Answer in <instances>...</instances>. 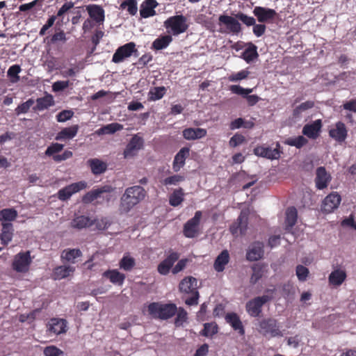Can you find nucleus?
<instances>
[{"mask_svg":"<svg viewBox=\"0 0 356 356\" xmlns=\"http://www.w3.org/2000/svg\"><path fill=\"white\" fill-rule=\"evenodd\" d=\"M146 195V191L140 186L136 185L127 188L120 197L119 206L120 213H129L145 199Z\"/></svg>","mask_w":356,"mask_h":356,"instance_id":"obj_1","label":"nucleus"},{"mask_svg":"<svg viewBox=\"0 0 356 356\" xmlns=\"http://www.w3.org/2000/svg\"><path fill=\"white\" fill-rule=\"evenodd\" d=\"M149 314L154 318L167 320L174 316L177 311V307L174 303L162 304L154 302L147 307Z\"/></svg>","mask_w":356,"mask_h":356,"instance_id":"obj_2","label":"nucleus"},{"mask_svg":"<svg viewBox=\"0 0 356 356\" xmlns=\"http://www.w3.org/2000/svg\"><path fill=\"white\" fill-rule=\"evenodd\" d=\"M257 329L265 337L273 338L283 336L277 321L273 318L261 319L259 321Z\"/></svg>","mask_w":356,"mask_h":356,"instance_id":"obj_3","label":"nucleus"},{"mask_svg":"<svg viewBox=\"0 0 356 356\" xmlns=\"http://www.w3.org/2000/svg\"><path fill=\"white\" fill-rule=\"evenodd\" d=\"M186 17L183 15H177L168 17L164 22V26L168 33L173 35H178L185 33L188 29Z\"/></svg>","mask_w":356,"mask_h":356,"instance_id":"obj_4","label":"nucleus"},{"mask_svg":"<svg viewBox=\"0 0 356 356\" xmlns=\"http://www.w3.org/2000/svg\"><path fill=\"white\" fill-rule=\"evenodd\" d=\"M219 31L222 33L238 34L241 30V24L236 17L221 15L218 17Z\"/></svg>","mask_w":356,"mask_h":356,"instance_id":"obj_5","label":"nucleus"},{"mask_svg":"<svg viewBox=\"0 0 356 356\" xmlns=\"http://www.w3.org/2000/svg\"><path fill=\"white\" fill-rule=\"evenodd\" d=\"M272 300V296L264 295L250 300L245 304L247 313L252 317H259L262 312V307Z\"/></svg>","mask_w":356,"mask_h":356,"instance_id":"obj_6","label":"nucleus"},{"mask_svg":"<svg viewBox=\"0 0 356 356\" xmlns=\"http://www.w3.org/2000/svg\"><path fill=\"white\" fill-rule=\"evenodd\" d=\"M133 54L137 56L138 50L136 48V44L134 42H130L116 49L113 55L112 61L115 63H120Z\"/></svg>","mask_w":356,"mask_h":356,"instance_id":"obj_7","label":"nucleus"},{"mask_svg":"<svg viewBox=\"0 0 356 356\" xmlns=\"http://www.w3.org/2000/svg\"><path fill=\"white\" fill-rule=\"evenodd\" d=\"M202 216V211H197L194 216L184 224L183 234L186 238H193L198 235Z\"/></svg>","mask_w":356,"mask_h":356,"instance_id":"obj_8","label":"nucleus"},{"mask_svg":"<svg viewBox=\"0 0 356 356\" xmlns=\"http://www.w3.org/2000/svg\"><path fill=\"white\" fill-rule=\"evenodd\" d=\"M32 262L29 251L19 252L15 256L12 266L17 273H26Z\"/></svg>","mask_w":356,"mask_h":356,"instance_id":"obj_9","label":"nucleus"},{"mask_svg":"<svg viewBox=\"0 0 356 356\" xmlns=\"http://www.w3.org/2000/svg\"><path fill=\"white\" fill-rule=\"evenodd\" d=\"M64 145L58 143H51L46 149L45 155L52 156L53 160L59 163L72 157V152L70 150H65L62 154H57L63 150Z\"/></svg>","mask_w":356,"mask_h":356,"instance_id":"obj_10","label":"nucleus"},{"mask_svg":"<svg viewBox=\"0 0 356 356\" xmlns=\"http://www.w3.org/2000/svg\"><path fill=\"white\" fill-rule=\"evenodd\" d=\"M87 183L85 181H80L66 186L60 189L57 193V197L61 201H66L70 197L81 190L86 188Z\"/></svg>","mask_w":356,"mask_h":356,"instance_id":"obj_11","label":"nucleus"},{"mask_svg":"<svg viewBox=\"0 0 356 356\" xmlns=\"http://www.w3.org/2000/svg\"><path fill=\"white\" fill-rule=\"evenodd\" d=\"M254 153L258 156L274 160L278 159L282 152L281 151L280 144L277 143L274 149L264 145L257 146L254 149Z\"/></svg>","mask_w":356,"mask_h":356,"instance_id":"obj_12","label":"nucleus"},{"mask_svg":"<svg viewBox=\"0 0 356 356\" xmlns=\"http://www.w3.org/2000/svg\"><path fill=\"white\" fill-rule=\"evenodd\" d=\"M248 212L241 211L236 221L230 226L229 231L234 236L245 235L248 229Z\"/></svg>","mask_w":356,"mask_h":356,"instance_id":"obj_13","label":"nucleus"},{"mask_svg":"<svg viewBox=\"0 0 356 356\" xmlns=\"http://www.w3.org/2000/svg\"><path fill=\"white\" fill-rule=\"evenodd\" d=\"M179 254L177 252L171 251L167 257L163 259L157 266V271L161 275H167L170 269H172L174 264L178 261Z\"/></svg>","mask_w":356,"mask_h":356,"instance_id":"obj_14","label":"nucleus"},{"mask_svg":"<svg viewBox=\"0 0 356 356\" xmlns=\"http://www.w3.org/2000/svg\"><path fill=\"white\" fill-rule=\"evenodd\" d=\"M143 139L138 135H134L124 150L123 155L125 159L131 158L136 155L138 151L143 146Z\"/></svg>","mask_w":356,"mask_h":356,"instance_id":"obj_15","label":"nucleus"},{"mask_svg":"<svg viewBox=\"0 0 356 356\" xmlns=\"http://www.w3.org/2000/svg\"><path fill=\"white\" fill-rule=\"evenodd\" d=\"M341 200V196L337 192L331 193L323 201L321 205L322 211L327 213H332L338 208Z\"/></svg>","mask_w":356,"mask_h":356,"instance_id":"obj_16","label":"nucleus"},{"mask_svg":"<svg viewBox=\"0 0 356 356\" xmlns=\"http://www.w3.org/2000/svg\"><path fill=\"white\" fill-rule=\"evenodd\" d=\"M332 179V177L328 173L325 167H318L316 170L315 184L318 190H323L328 186Z\"/></svg>","mask_w":356,"mask_h":356,"instance_id":"obj_17","label":"nucleus"},{"mask_svg":"<svg viewBox=\"0 0 356 356\" xmlns=\"http://www.w3.org/2000/svg\"><path fill=\"white\" fill-rule=\"evenodd\" d=\"M113 191V188L111 186L104 185L100 188L92 189L86 193L82 197V201L85 204L91 203L99 197L102 194L105 193H111Z\"/></svg>","mask_w":356,"mask_h":356,"instance_id":"obj_18","label":"nucleus"},{"mask_svg":"<svg viewBox=\"0 0 356 356\" xmlns=\"http://www.w3.org/2000/svg\"><path fill=\"white\" fill-rule=\"evenodd\" d=\"M253 14L261 23L270 21L277 15L275 10L261 6H256L253 10Z\"/></svg>","mask_w":356,"mask_h":356,"instance_id":"obj_19","label":"nucleus"},{"mask_svg":"<svg viewBox=\"0 0 356 356\" xmlns=\"http://www.w3.org/2000/svg\"><path fill=\"white\" fill-rule=\"evenodd\" d=\"M48 331L54 334L58 335L67 332V321L63 318H51L47 324Z\"/></svg>","mask_w":356,"mask_h":356,"instance_id":"obj_20","label":"nucleus"},{"mask_svg":"<svg viewBox=\"0 0 356 356\" xmlns=\"http://www.w3.org/2000/svg\"><path fill=\"white\" fill-rule=\"evenodd\" d=\"M329 136L339 143L343 142L348 136L345 124L341 121L335 124V127L330 129Z\"/></svg>","mask_w":356,"mask_h":356,"instance_id":"obj_21","label":"nucleus"},{"mask_svg":"<svg viewBox=\"0 0 356 356\" xmlns=\"http://www.w3.org/2000/svg\"><path fill=\"white\" fill-rule=\"evenodd\" d=\"M322 128V121L318 119L312 123L305 124L302 128L303 135L312 139H316L318 137Z\"/></svg>","mask_w":356,"mask_h":356,"instance_id":"obj_22","label":"nucleus"},{"mask_svg":"<svg viewBox=\"0 0 356 356\" xmlns=\"http://www.w3.org/2000/svg\"><path fill=\"white\" fill-rule=\"evenodd\" d=\"M264 243L256 241L252 243L251 248L248 250L246 259L248 261H254L262 258L264 255Z\"/></svg>","mask_w":356,"mask_h":356,"instance_id":"obj_23","label":"nucleus"},{"mask_svg":"<svg viewBox=\"0 0 356 356\" xmlns=\"http://www.w3.org/2000/svg\"><path fill=\"white\" fill-rule=\"evenodd\" d=\"M190 149L187 147H182L175 155L172 163L173 171L177 172L185 165L186 158L189 156Z\"/></svg>","mask_w":356,"mask_h":356,"instance_id":"obj_24","label":"nucleus"},{"mask_svg":"<svg viewBox=\"0 0 356 356\" xmlns=\"http://www.w3.org/2000/svg\"><path fill=\"white\" fill-rule=\"evenodd\" d=\"M158 3L156 0H145L140 5V15L143 18H148L156 15L155 8Z\"/></svg>","mask_w":356,"mask_h":356,"instance_id":"obj_25","label":"nucleus"},{"mask_svg":"<svg viewBox=\"0 0 356 356\" xmlns=\"http://www.w3.org/2000/svg\"><path fill=\"white\" fill-rule=\"evenodd\" d=\"M181 293L189 294L197 290V280L193 277H184L179 284Z\"/></svg>","mask_w":356,"mask_h":356,"instance_id":"obj_26","label":"nucleus"},{"mask_svg":"<svg viewBox=\"0 0 356 356\" xmlns=\"http://www.w3.org/2000/svg\"><path fill=\"white\" fill-rule=\"evenodd\" d=\"M90 17L97 24H101L104 21V10L98 5L92 4L86 7Z\"/></svg>","mask_w":356,"mask_h":356,"instance_id":"obj_27","label":"nucleus"},{"mask_svg":"<svg viewBox=\"0 0 356 356\" xmlns=\"http://www.w3.org/2000/svg\"><path fill=\"white\" fill-rule=\"evenodd\" d=\"M207 134L205 129L186 128L183 131V137L188 140H194L205 137Z\"/></svg>","mask_w":356,"mask_h":356,"instance_id":"obj_28","label":"nucleus"},{"mask_svg":"<svg viewBox=\"0 0 356 356\" xmlns=\"http://www.w3.org/2000/svg\"><path fill=\"white\" fill-rule=\"evenodd\" d=\"M225 320L227 323H229L234 330L238 331L241 335H243L245 334V330L242 322L239 316L236 313L232 312L227 314L225 316Z\"/></svg>","mask_w":356,"mask_h":356,"instance_id":"obj_29","label":"nucleus"},{"mask_svg":"<svg viewBox=\"0 0 356 356\" xmlns=\"http://www.w3.org/2000/svg\"><path fill=\"white\" fill-rule=\"evenodd\" d=\"M1 225L2 229L0 234V240L1 244L6 245L12 241L14 229L11 222H2Z\"/></svg>","mask_w":356,"mask_h":356,"instance_id":"obj_30","label":"nucleus"},{"mask_svg":"<svg viewBox=\"0 0 356 356\" xmlns=\"http://www.w3.org/2000/svg\"><path fill=\"white\" fill-rule=\"evenodd\" d=\"M229 254L227 250H222L216 257L213 264V268L217 272H222L225 266L229 263Z\"/></svg>","mask_w":356,"mask_h":356,"instance_id":"obj_31","label":"nucleus"},{"mask_svg":"<svg viewBox=\"0 0 356 356\" xmlns=\"http://www.w3.org/2000/svg\"><path fill=\"white\" fill-rule=\"evenodd\" d=\"M103 276L114 284L122 286L125 280V275L118 270H108L103 273Z\"/></svg>","mask_w":356,"mask_h":356,"instance_id":"obj_32","label":"nucleus"},{"mask_svg":"<svg viewBox=\"0 0 356 356\" xmlns=\"http://www.w3.org/2000/svg\"><path fill=\"white\" fill-rule=\"evenodd\" d=\"M75 270L74 267L70 266H60L54 269L52 278L54 280H62L67 277Z\"/></svg>","mask_w":356,"mask_h":356,"instance_id":"obj_33","label":"nucleus"},{"mask_svg":"<svg viewBox=\"0 0 356 356\" xmlns=\"http://www.w3.org/2000/svg\"><path fill=\"white\" fill-rule=\"evenodd\" d=\"M87 163L94 175L102 174L107 170L106 163L99 159H90L88 160Z\"/></svg>","mask_w":356,"mask_h":356,"instance_id":"obj_34","label":"nucleus"},{"mask_svg":"<svg viewBox=\"0 0 356 356\" xmlns=\"http://www.w3.org/2000/svg\"><path fill=\"white\" fill-rule=\"evenodd\" d=\"M79 131V125L75 124L69 127H65L59 131L56 136V140H70L73 138Z\"/></svg>","mask_w":356,"mask_h":356,"instance_id":"obj_35","label":"nucleus"},{"mask_svg":"<svg viewBox=\"0 0 356 356\" xmlns=\"http://www.w3.org/2000/svg\"><path fill=\"white\" fill-rule=\"evenodd\" d=\"M346 273L344 270L337 269L332 271L328 277L330 284L340 286L346 280Z\"/></svg>","mask_w":356,"mask_h":356,"instance_id":"obj_36","label":"nucleus"},{"mask_svg":"<svg viewBox=\"0 0 356 356\" xmlns=\"http://www.w3.org/2000/svg\"><path fill=\"white\" fill-rule=\"evenodd\" d=\"M72 227L81 229L92 225V219L88 216H79L75 217L71 222Z\"/></svg>","mask_w":356,"mask_h":356,"instance_id":"obj_37","label":"nucleus"},{"mask_svg":"<svg viewBox=\"0 0 356 356\" xmlns=\"http://www.w3.org/2000/svg\"><path fill=\"white\" fill-rule=\"evenodd\" d=\"M54 104V101L52 95H47L43 97L38 98L36 100V105L33 109L35 111H43Z\"/></svg>","mask_w":356,"mask_h":356,"instance_id":"obj_38","label":"nucleus"},{"mask_svg":"<svg viewBox=\"0 0 356 356\" xmlns=\"http://www.w3.org/2000/svg\"><path fill=\"white\" fill-rule=\"evenodd\" d=\"M298 218V211L296 207H289L286 211V229H291L296 223Z\"/></svg>","mask_w":356,"mask_h":356,"instance_id":"obj_39","label":"nucleus"},{"mask_svg":"<svg viewBox=\"0 0 356 356\" xmlns=\"http://www.w3.org/2000/svg\"><path fill=\"white\" fill-rule=\"evenodd\" d=\"M184 200V193L182 188L175 189L169 197V204L172 207H177Z\"/></svg>","mask_w":356,"mask_h":356,"instance_id":"obj_40","label":"nucleus"},{"mask_svg":"<svg viewBox=\"0 0 356 356\" xmlns=\"http://www.w3.org/2000/svg\"><path fill=\"white\" fill-rule=\"evenodd\" d=\"M172 41V38L171 35H161L153 42L152 47L155 50H161L166 48Z\"/></svg>","mask_w":356,"mask_h":356,"instance_id":"obj_41","label":"nucleus"},{"mask_svg":"<svg viewBox=\"0 0 356 356\" xmlns=\"http://www.w3.org/2000/svg\"><path fill=\"white\" fill-rule=\"evenodd\" d=\"M259 56L257 47L255 44L250 43L249 47L242 54V58L247 62L250 63Z\"/></svg>","mask_w":356,"mask_h":356,"instance_id":"obj_42","label":"nucleus"},{"mask_svg":"<svg viewBox=\"0 0 356 356\" xmlns=\"http://www.w3.org/2000/svg\"><path fill=\"white\" fill-rule=\"evenodd\" d=\"M167 89L164 86L154 87L150 89L148 92L149 101H157L163 97Z\"/></svg>","mask_w":356,"mask_h":356,"instance_id":"obj_43","label":"nucleus"},{"mask_svg":"<svg viewBox=\"0 0 356 356\" xmlns=\"http://www.w3.org/2000/svg\"><path fill=\"white\" fill-rule=\"evenodd\" d=\"M81 255L82 252L79 249H65L61 254V258L67 261L75 263L74 259Z\"/></svg>","mask_w":356,"mask_h":356,"instance_id":"obj_44","label":"nucleus"},{"mask_svg":"<svg viewBox=\"0 0 356 356\" xmlns=\"http://www.w3.org/2000/svg\"><path fill=\"white\" fill-rule=\"evenodd\" d=\"M123 128L122 125L119 123H111L105 125L97 131L98 135L102 134H113Z\"/></svg>","mask_w":356,"mask_h":356,"instance_id":"obj_45","label":"nucleus"},{"mask_svg":"<svg viewBox=\"0 0 356 356\" xmlns=\"http://www.w3.org/2000/svg\"><path fill=\"white\" fill-rule=\"evenodd\" d=\"M17 217V211L14 208L3 209L0 211V221H13Z\"/></svg>","mask_w":356,"mask_h":356,"instance_id":"obj_46","label":"nucleus"},{"mask_svg":"<svg viewBox=\"0 0 356 356\" xmlns=\"http://www.w3.org/2000/svg\"><path fill=\"white\" fill-rule=\"evenodd\" d=\"M308 143L307 139H306L302 136H299L296 138H289L286 139L284 142L285 144L296 147L298 149H300L303 146H305Z\"/></svg>","mask_w":356,"mask_h":356,"instance_id":"obj_47","label":"nucleus"},{"mask_svg":"<svg viewBox=\"0 0 356 356\" xmlns=\"http://www.w3.org/2000/svg\"><path fill=\"white\" fill-rule=\"evenodd\" d=\"M264 266L260 264H256L252 266V274L250 277V283L256 284L264 275Z\"/></svg>","mask_w":356,"mask_h":356,"instance_id":"obj_48","label":"nucleus"},{"mask_svg":"<svg viewBox=\"0 0 356 356\" xmlns=\"http://www.w3.org/2000/svg\"><path fill=\"white\" fill-rule=\"evenodd\" d=\"M184 181H185V177L184 175L176 174L165 178L162 181V184L166 186H177Z\"/></svg>","mask_w":356,"mask_h":356,"instance_id":"obj_49","label":"nucleus"},{"mask_svg":"<svg viewBox=\"0 0 356 356\" xmlns=\"http://www.w3.org/2000/svg\"><path fill=\"white\" fill-rule=\"evenodd\" d=\"M135 264V259L130 256H124L119 263L120 268L125 271H130Z\"/></svg>","mask_w":356,"mask_h":356,"instance_id":"obj_50","label":"nucleus"},{"mask_svg":"<svg viewBox=\"0 0 356 356\" xmlns=\"http://www.w3.org/2000/svg\"><path fill=\"white\" fill-rule=\"evenodd\" d=\"M218 325L216 323H207L204 325V329L201 334L205 337H212L218 332Z\"/></svg>","mask_w":356,"mask_h":356,"instance_id":"obj_51","label":"nucleus"},{"mask_svg":"<svg viewBox=\"0 0 356 356\" xmlns=\"http://www.w3.org/2000/svg\"><path fill=\"white\" fill-rule=\"evenodd\" d=\"M120 8L122 9L127 8L128 13L131 15H135L138 11L137 2L136 0H127L123 1L120 5Z\"/></svg>","mask_w":356,"mask_h":356,"instance_id":"obj_52","label":"nucleus"},{"mask_svg":"<svg viewBox=\"0 0 356 356\" xmlns=\"http://www.w3.org/2000/svg\"><path fill=\"white\" fill-rule=\"evenodd\" d=\"M22 69L19 65H13L9 67L7 72L8 76L10 78L13 83H16L19 80V73Z\"/></svg>","mask_w":356,"mask_h":356,"instance_id":"obj_53","label":"nucleus"},{"mask_svg":"<svg viewBox=\"0 0 356 356\" xmlns=\"http://www.w3.org/2000/svg\"><path fill=\"white\" fill-rule=\"evenodd\" d=\"M177 316L175 319V325L177 327L181 326L184 322L186 321L188 314L183 307L177 308Z\"/></svg>","mask_w":356,"mask_h":356,"instance_id":"obj_54","label":"nucleus"},{"mask_svg":"<svg viewBox=\"0 0 356 356\" xmlns=\"http://www.w3.org/2000/svg\"><path fill=\"white\" fill-rule=\"evenodd\" d=\"M250 72L247 69L241 70L237 73H233L228 76V80L231 82H237L243 79H246Z\"/></svg>","mask_w":356,"mask_h":356,"instance_id":"obj_55","label":"nucleus"},{"mask_svg":"<svg viewBox=\"0 0 356 356\" xmlns=\"http://www.w3.org/2000/svg\"><path fill=\"white\" fill-rule=\"evenodd\" d=\"M235 17L238 20L242 22L247 26L254 25L256 21L253 17L248 16L242 12H238L235 15Z\"/></svg>","mask_w":356,"mask_h":356,"instance_id":"obj_56","label":"nucleus"},{"mask_svg":"<svg viewBox=\"0 0 356 356\" xmlns=\"http://www.w3.org/2000/svg\"><path fill=\"white\" fill-rule=\"evenodd\" d=\"M34 104L33 99H29L26 102L19 104L15 110V113L19 115L22 113H26Z\"/></svg>","mask_w":356,"mask_h":356,"instance_id":"obj_57","label":"nucleus"},{"mask_svg":"<svg viewBox=\"0 0 356 356\" xmlns=\"http://www.w3.org/2000/svg\"><path fill=\"white\" fill-rule=\"evenodd\" d=\"M229 90L232 93L242 95L244 97L249 96V94L252 92V88H243L238 85L230 86Z\"/></svg>","mask_w":356,"mask_h":356,"instance_id":"obj_58","label":"nucleus"},{"mask_svg":"<svg viewBox=\"0 0 356 356\" xmlns=\"http://www.w3.org/2000/svg\"><path fill=\"white\" fill-rule=\"evenodd\" d=\"M296 273L298 280L305 282L309 275V271L307 267L302 265H298L296 266Z\"/></svg>","mask_w":356,"mask_h":356,"instance_id":"obj_59","label":"nucleus"},{"mask_svg":"<svg viewBox=\"0 0 356 356\" xmlns=\"http://www.w3.org/2000/svg\"><path fill=\"white\" fill-rule=\"evenodd\" d=\"M92 225H95L96 228L98 230H104L107 229L111 223L106 217H102L100 219L99 218H95L92 220Z\"/></svg>","mask_w":356,"mask_h":356,"instance_id":"obj_60","label":"nucleus"},{"mask_svg":"<svg viewBox=\"0 0 356 356\" xmlns=\"http://www.w3.org/2000/svg\"><path fill=\"white\" fill-rule=\"evenodd\" d=\"M314 106V102L311 100L306 101L302 104H300L299 106H298L294 110H293V115H298L300 113H301L303 111H305L308 109H310Z\"/></svg>","mask_w":356,"mask_h":356,"instance_id":"obj_61","label":"nucleus"},{"mask_svg":"<svg viewBox=\"0 0 356 356\" xmlns=\"http://www.w3.org/2000/svg\"><path fill=\"white\" fill-rule=\"evenodd\" d=\"M43 353L45 356H64L63 351L55 346L45 347Z\"/></svg>","mask_w":356,"mask_h":356,"instance_id":"obj_62","label":"nucleus"},{"mask_svg":"<svg viewBox=\"0 0 356 356\" xmlns=\"http://www.w3.org/2000/svg\"><path fill=\"white\" fill-rule=\"evenodd\" d=\"M73 115L74 112L72 110H63L56 115V118L58 122H65L70 120Z\"/></svg>","mask_w":356,"mask_h":356,"instance_id":"obj_63","label":"nucleus"},{"mask_svg":"<svg viewBox=\"0 0 356 356\" xmlns=\"http://www.w3.org/2000/svg\"><path fill=\"white\" fill-rule=\"evenodd\" d=\"M245 141L244 136L240 134H234L229 140V145L232 147H236Z\"/></svg>","mask_w":356,"mask_h":356,"instance_id":"obj_64","label":"nucleus"}]
</instances>
